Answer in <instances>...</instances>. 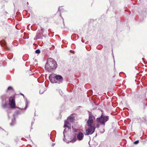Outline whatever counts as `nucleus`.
<instances>
[{
    "label": "nucleus",
    "instance_id": "obj_7",
    "mask_svg": "<svg viewBox=\"0 0 147 147\" xmlns=\"http://www.w3.org/2000/svg\"><path fill=\"white\" fill-rule=\"evenodd\" d=\"M84 135L82 132H79L77 135V138L79 140H82L84 137Z\"/></svg>",
    "mask_w": 147,
    "mask_h": 147
},
{
    "label": "nucleus",
    "instance_id": "obj_5",
    "mask_svg": "<svg viewBox=\"0 0 147 147\" xmlns=\"http://www.w3.org/2000/svg\"><path fill=\"white\" fill-rule=\"evenodd\" d=\"M9 103L11 108L13 109L16 108L15 96H12L10 97L9 99Z\"/></svg>",
    "mask_w": 147,
    "mask_h": 147
},
{
    "label": "nucleus",
    "instance_id": "obj_18",
    "mask_svg": "<svg viewBox=\"0 0 147 147\" xmlns=\"http://www.w3.org/2000/svg\"><path fill=\"white\" fill-rule=\"evenodd\" d=\"M55 145V144H52V146H54V145Z\"/></svg>",
    "mask_w": 147,
    "mask_h": 147
},
{
    "label": "nucleus",
    "instance_id": "obj_3",
    "mask_svg": "<svg viewBox=\"0 0 147 147\" xmlns=\"http://www.w3.org/2000/svg\"><path fill=\"white\" fill-rule=\"evenodd\" d=\"M49 80L52 83H57L60 84L62 82L63 78L62 77L59 75H56L54 74H51L49 77Z\"/></svg>",
    "mask_w": 147,
    "mask_h": 147
},
{
    "label": "nucleus",
    "instance_id": "obj_22",
    "mask_svg": "<svg viewBox=\"0 0 147 147\" xmlns=\"http://www.w3.org/2000/svg\"><path fill=\"white\" fill-rule=\"evenodd\" d=\"M142 59H143V60H144L143 58H142Z\"/></svg>",
    "mask_w": 147,
    "mask_h": 147
},
{
    "label": "nucleus",
    "instance_id": "obj_20",
    "mask_svg": "<svg viewBox=\"0 0 147 147\" xmlns=\"http://www.w3.org/2000/svg\"><path fill=\"white\" fill-rule=\"evenodd\" d=\"M22 94V95H23V96H24V95L23 94Z\"/></svg>",
    "mask_w": 147,
    "mask_h": 147
},
{
    "label": "nucleus",
    "instance_id": "obj_12",
    "mask_svg": "<svg viewBox=\"0 0 147 147\" xmlns=\"http://www.w3.org/2000/svg\"><path fill=\"white\" fill-rule=\"evenodd\" d=\"M76 137H74L73 140L70 141V142L74 143L76 141Z\"/></svg>",
    "mask_w": 147,
    "mask_h": 147
},
{
    "label": "nucleus",
    "instance_id": "obj_2",
    "mask_svg": "<svg viewBox=\"0 0 147 147\" xmlns=\"http://www.w3.org/2000/svg\"><path fill=\"white\" fill-rule=\"evenodd\" d=\"M57 67V64L55 60L50 58L47 59L45 65V69L49 71H53Z\"/></svg>",
    "mask_w": 147,
    "mask_h": 147
},
{
    "label": "nucleus",
    "instance_id": "obj_14",
    "mask_svg": "<svg viewBox=\"0 0 147 147\" xmlns=\"http://www.w3.org/2000/svg\"><path fill=\"white\" fill-rule=\"evenodd\" d=\"M139 142V140H138L134 142V144H138Z\"/></svg>",
    "mask_w": 147,
    "mask_h": 147
},
{
    "label": "nucleus",
    "instance_id": "obj_9",
    "mask_svg": "<svg viewBox=\"0 0 147 147\" xmlns=\"http://www.w3.org/2000/svg\"><path fill=\"white\" fill-rule=\"evenodd\" d=\"M45 91V88L44 87H41L40 88V93L42 94Z\"/></svg>",
    "mask_w": 147,
    "mask_h": 147
},
{
    "label": "nucleus",
    "instance_id": "obj_1",
    "mask_svg": "<svg viewBox=\"0 0 147 147\" xmlns=\"http://www.w3.org/2000/svg\"><path fill=\"white\" fill-rule=\"evenodd\" d=\"M95 120V117L92 115V113H89V119L87 122V125L89 128L86 130L87 135H91L94 131L95 127L93 125L94 121Z\"/></svg>",
    "mask_w": 147,
    "mask_h": 147
},
{
    "label": "nucleus",
    "instance_id": "obj_19",
    "mask_svg": "<svg viewBox=\"0 0 147 147\" xmlns=\"http://www.w3.org/2000/svg\"><path fill=\"white\" fill-rule=\"evenodd\" d=\"M27 105H26V107H25V108H26H26H27Z\"/></svg>",
    "mask_w": 147,
    "mask_h": 147
},
{
    "label": "nucleus",
    "instance_id": "obj_11",
    "mask_svg": "<svg viewBox=\"0 0 147 147\" xmlns=\"http://www.w3.org/2000/svg\"><path fill=\"white\" fill-rule=\"evenodd\" d=\"M40 37V36L39 34H37L36 36L34 38V40H36L38 39Z\"/></svg>",
    "mask_w": 147,
    "mask_h": 147
},
{
    "label": "nucleus",
    "instance_id": "obj_17",
    "mask_svg": "<svg viewBox=\"0 0 147 147\" xmlns=\"http://www.w3.org/2000/svg\"><path fill=\"white\" fill-rule=\"evenodd\" d=\"M7 50H9V48L8 47H7L6 48H5Z\"/></svg>",
    "mask_w": 147,
    "mask_h": 147
},
{
    "label": "nucleus",
    "instance_id": "obj_6",
    "mask_svg": "<svg viewBox=\"0 0 147 147\" xmlns=\"http://www.w3.org/2000/svg\"><path fill=\"white\" fill-rule=\"evenodd\" d=\"M5 95L2 96L1 97L2 100V106L3 108L6 107L7 105V102L5 101Z\"/></svg>",
    "mask_w": 147,
    "mask_h": 147
},
{
    "label": "nucleus",
    "instance_id": "obj_10",
    "mask_svg": "<svg viewBox=\"0 0 147 147\" xmlns=\"http://www.w3.org/2000/svg\"><path fill=\"white\" fill-rule=\"evenodd\" d=\"M69 121L71 123H73L74 120V118L72 117H69L68 118Z\"/></svg>",
    "mask_w": 147,
    "mask_h": 147
},
{
    "label": "nucleus",
    "instance_id": "obj_13",
    "mask_svg": "<svg viewBox=\"0 0 147 147\" xmlns=\"http://www.w3.org/2000/svg\"><path fill=\"white\" fill-rule=\"evenodd\" d=\"M40 51L39 49H37L35 51V53H36L39 54L40 53Z\"/></svg>",
    "mask_w": 147,
    "mask_h": 147
},
{
    "label": "nucleus",
    "instance_id": "obj_8",
    "mask_svg": "<svg viewBox=\"0 0 147 147\" xmlns=\"http://www.w3.org/2000/svg\"><path fill=\"white\" fill-rule=\"evenodd\" d=\"M64 127H67L69 129H70L71 128V125L68 122L65 121Z\"/></svg>",
    "mask_w": 147,
    "mask_h": 147
},
{
    "label": "nucleus",
    "instance_id": "obj_21",
    "mask_svg": "<svg viewBox=\"0 0 147 147\" xmlns=\"http://www.w3.org/2000/svg\"><path fill=\"white\" fill-rule=\"evenodd\" d=\"M66 142L67 143H68L69 142Z\"/></svg>",
    "mask_w": 147,
    "mask_h": 147
},
{
    "label": "nucleus",
    "instance_id": "obj_4",
    "mask_svg": "<svg viewBox=\"0 0 147 147\" xmlns=\"http://www.w3.org/2000/svg\"><path fill=\"white\" fill-rule=\"evenodd\" d=\"M109 119V117L108 116L102 115L100 117L97 119L96 121L102 124L105 125V123L108 121Z\"/></svg>",
    "mask_w": 147,
    "mask_h": 147
},
{
    "label": "nucleus",
    "instance_id": "obj_15",
    "mask_svg": "<svg viewBox=\"0 0 147 147\" xmlns=\"http://www.w3.org/2000/svg\"><path fill=\"white\" fill-rule=\"evenodd\" d=\"M13 89L12 88L11 86H9L7 88V90H10Z\"/></svg>",
    "mask_w": 147,
    "mask_h": 147
},
{
    "label": "nucleus",
    "instance_id": "obj_16",
    "mask_svg": "<svg viewBox=\"0 0 147 147\" xmlns=\"http://www.w3.org/2000/svg\"><path fill=\"white\" fill-rule=\"evenodd\" d=\"M65 131V129L64 130V131L63 132V134H64V138L63 139V140L64 141H65V140H66V139L65 138V135H64V131Z\"/></svg>",
    "mask_w": 147,
    "mask_h": 147
}]
</instances>
